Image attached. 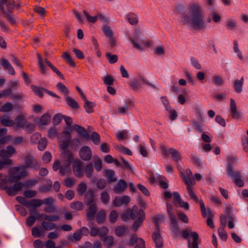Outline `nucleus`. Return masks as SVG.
I'll return each instance as SVG.
<instances>
[{
    "label": "nucleus",
    "instance_id": "obj_28",
    "mask_svg": "<svg viewBox=\"0 0 248 248\" xmlns=\"http://www.w3.org/2000/svg\"><path fill=\"white\" fill-rule=\"evenodd\" d=\"M128 22L133 25H136L138 23L139 19L138 15L134 12H130L126 15Z\"/></svg>",
    "mask_w": 248,
    "mask_h": 248
},
{
    "label": "nucleus",
    "instance_id": "obj_8",
    "mask_svg": "<svg viewBox=\"0 0 248 248\" xmlns=\"http://www.w3.org/2000/svg\"><path fill=\"white\" fill-rule=\"evenodd\" d=\"M167 211L170 215V230L173 235L176 237L180 233V230L175 215L173 214L172 207L171 205L169 203L167 204Z\"/></svg>",
    "mask_w": 248,
    "mask_h": 248
},
{
    "label": "nucleus",
    "instance_id": "obj_40",
    "mask_svg": "<svg viewBox=\"0 0 248 248\" xmlns=\"http://www.w3.org/2000/svg\"><path fill=\"white\" fill-rule=\"evenodd\" d=\"M62 58L65 60L67 62L69 63V64L72 66L75 67L76 64L73 59H72L71 56L66 52H64L63 53L62 56Z\"/></svg>",
    "mask_w": 248,
    "mask_h": 248
},
{
    "label": "nucleus",
    "instance_id": "obj_56",
    "mask_svg": "<svg viewBox=\"0 0 248 248\" xmlns=\"http://www.w3.org/2000/svg\"><path fill=\"white\" fill-rule=\"evenodd\" d=\"M26 142V140L21 136H19L16 138H12V143L14 145H17L21 143H24Z\"/></svg>",
    "mask_w": 248,
    "mask_h": 248
},
{
    "label": "nucleus",
    "instance_id": "obj_45",
    "mask_svg": "<svg viewBox=\"0 0 248 248\" xmlns=\"http://www.w3.org/2000/svg\"><path fill=\"white\" fill-rule=\"evenodd\" d=\"M87 190V186L84 183L78 184L77 187V191L79 196H83Z\"/></svg>",
    "mask_w": 248,
    "mask_h": 248
},
{
    "label": "nucleus",
    "instance_id": "obj_19",
    "mask_svg": "<svg viewBox=\"0 0 248 248\" xmlns=\"http://www.w3.org/2000/svg\"><path fill=\"white\" fill-rule=\"evenodd\" d=\"M135 106L134 102L131 99H127L125 101V104L122 107H119L117 108L118 112L120 114H124L127 111L133 108Z\"/></svg>",
    "mask_w": 248,
    "mask_h": 248
},
{
    "label": "nucleus",
    "instance_id": "obj_10",
    "mask_svg": "<svg viewBox=\"0 0 248 248\" xmlns=\"http://www.w3.org/2000/svg\"><path fill=\"white\" fill-rule=\"evenodd\" d=\"M16 6L14 0H0V10L3 14L13 13Z\"/></svg>",
    "mask_w": 248,
    "mask_h": 248
},
{
    "label": "nucleus",
    "instance_id": "obj_24",
    "mask_svg": "<svg viewBox=\"0 0 248 248\" xmlns=\"http://www.w3.org/2000/svg\"><path fill=\"white\" fill-rule=\"evenodd\" d=\"M87 205L89 206V207L86 211V216L88 220H93L94 219L95 215L97 213V205L96 203Z\"/></svg>",
    "mask_w": 248,
    "mask_h": 248
},
{
    "label": "nucleus",
    "instance_id": "obj_26",
    "mask_svg": "<svg viewBox=\"0 0 248 248\" xmlns=\"http://www.w3.org/2000/svg\"><path fill=\"white\" fill-rule=\"evenodd\" d=\"M0 64L2 66L3 68L7 70L8 72L12 75H14L15 74V71L11 65L10 63L6 59H2L0 60Z\"/></svg>",
    "mask_w": 248,
    "mask_h": 248
},
{
    "label": "nucleus",
    "instance_id": "obj_11",
    "mask_svg": "<svg viewBox=\"0 0 248 248\" xmlns=\"http://www.w3.org/2000/svg\"><path fill=\"white\" fill-rule=\"evenodd\" d=\"M0 156L2 157V158H0V170L7 165H12V160L8 158L11 156L6 149L0 150Z\"/></svg>",
    "mask_w": 248,
    "mask_h": 248
},
{
    "label": "nucleus",
    "instance_id": "obj_41",
    "mask_svg": "<svg viewBox=\"0 0 248 248\" xmlns=\"http://www.w3.org/2000/svg\"><path fill=\"white\" fill-rule=\"evenodd\" d=\"M106 175L108 181L110 182H113L116 181V178L114 177V171L111 170H107L106 172Z\"/></svg>",
    "mask_w": 248,
    "mask_h": 248
},
{
    "label": "nucleus",
    "instance_id": "obj_37",
    "mask_svg": "<svg viewBox=\"0 0 248 248\" xmlns=\"http://www.w3.org/2000/svg\"><path fill=\"white\" fill-rule=\"evenodd\" d=\"M43 204H44V202L42 200L32 199L29 202V207L31 206L34 208L33 209H35L36 207H39Z\"/></svg>",
    "mask_w": 248,
    "mask_h": 248
},
{
    "label": "nucleus",
    "instance_id": "obj_51",
    "mask_svg": "<svg viewBox=\"0 0 248 248\" xmlns=\"http://www.w3.org/2000/svg\"><path fill=\"white\" fill-rule=\"evenodd\" d=\"M47 143V140L46 138L41 139L38 144V149L40 151L44 150L46 147Z\"/></svg>",
    "mask_w": 248,
    "mask_h": 248
},
{
    "label": "nucleus",
    "instance_id": "obj_53",
    "mask_svg": "<svg viewBox=\"0 0 248 248\" xmlns=\"http://www.w3.org/2000/svg\"><path fill=\"white\" fill-rule=\"evenodd\" d=\"M233 50L237 54V56L238 57L239 59L242 61L243 60V57L241 51L238 48V45L236 40H234L233 41Z\"/></svg>",
    "mask_w": 248,
    "mask_h": 248
},
{
    "label": "nucleus",
    "instance_id": "obj_49",
    "mask_svg": "<svg viewBox=\"0 0 248 248\" xmlns=\"http://www.w3.org/2000/svg\"><path fill=\"white\" fill-rule=\"evenodd\" d=\"M56 87L61 92L64 94L65 96L67 95L68 93V89L63 83L62 82H59L57 83Z\"/></svg>",
    "mask_w": 248,
    "mask_h": 248
},
{
    "label": "nucleus",
    "instance_id": "obj_43",
    "mask_svg": "<svg viewBox=\"0 0 248 248\" xmlns=\"http://www.w3.org/2000/svg\"><path fill=\"white\" fill-rule=\"evenodd\" d=\"M105 55L107 59L111 64L115 63L118 61V56L116 54H111L110 53H106Z\"/></svg>",
    "mask_w": 248,
    "mask_h": 248
},
{
    "label": "nucleus",
    "instance_id": "obj_7",
    "mask_svg": "<svg viewBox=\"0 0 248 248\" xmlns=\"http://www.w3.org/2000/svg\"><path fill=\"white\" fill-rule=\"evenodd\" d=\"M159 148L161 154L165 156L170 155L172 160L176 163L181 160L182 157L180 153L176 149L173 148L168 149L167 146L164 144H160Z\"/></svg>",
    "mask_w": 248,
    "mask_h": 248
},
{
    "label": "nucleus",
    "instance_id": "obj_48",
    "mask_svg": "<svg viewBox=\"0 0 248 248\" xmlns=\"http://www.w3.org/2000/svg\"><path fill=\"white\" fill-rule=\"evenodd\" d=\"M81 237V232L78 230L74 233L73 235H70L69 236V239L72 241H78L80 240Z\"/></svg>",
    "mask_w": 248,
    "mask_h": 248
},
{
    "label": "nucleus",
    "instance_id": "obj_36",
    "mask_svg": "<svg viewBox=\"0 0 248 248\" xmlns=\"http://www.w3.org/2000/svg\"><path fill=\"white\" fill-rule=\"evenodd\" d=\"M83 204L79 201H75L70 204V208L77 211H80L83 209Z\"/></svg>",
    "mask_w": 248,
    "mask_h": 248
},
{
    "label": "nucleus",
    "instance_id": "obj_5",
    "mask_svg": "<svg viewBox=\"0 0 248 248\" xmlns=\"http://www.w3.org/2000/svg\"><path fill=\"white\" fill-rule=\"evenodd\" d=\"M26 172L22 171L19 172L18 167H14L10 170V174L8 179L0 178V188L2 190H6L7 193V189L9 187L7 186V183H14L20 180L22 177L25 176Z\"/></svg>",
    "mask_w": 248,
    "mask_h": 248
},
{
    "label": "nucleus",
    "instance_id": "obj_13",
    "mask_svg": "<svg viewBox=\"0 0 248 248\" xmlns=\"http://www.w3.org/2000/svg\"><path fill=\"white\" fill-rule=\"evenodd\" d=\"M143 84H147L150 86H153L151 84L149 83L147 80L142 78H140L138 79H135L130 81V86L131 88L134 91H139L141 85Z\"/></svg>",
    "mask_w": 248,
    "mask_h": 248
},
{
    "label": "nucleus",
    "instance_id": "obj_50",
    "mask_svg": "<svg viewBox=\"0 0 248 248\" xmlns=\"http://www.w3.org/2000/svg\"><path fill=\"white\" fill-rule=\"evenodd\" d=\"M118 217V214L116 210H112L110 212L109 216V220L111 223H114L117 221Z\"/></svg>",
    "mask_w": 248,
    "mask_h": 248
},
{
    "label": "nucleus",
    "instance_id": "obj_6",
    "mask_svg": "<svg viewBox=\"0 0 248 248\" xmlns=\"http://www.w3.org/2000/svg\"><path fill=\"white\" fill-rule=\"evenodd\" d=\"M192 172L189 169H187L185 172H181V177L184 183L187 186V190L191 199L195 202H198V198L195 194L193 190L192 184Z\"/></svg>",
    "mask_w": 248,
    "mask_h": 248
},
{
    "label": "nucleus",
    "instance_id": "obj_58",
    "mask_svg": "<svg viewBox=\"0 0 248 248\" xmlns=\"http://www.w3.org/2000/svg\"><path fill=\"white\" fill-rule=\"evenodd\" d=\"M13 105L11 103H6L3 105L0 109L1 112H9L13 109Z\"/></svg>",
    "mask_w": 248,
    "mask_h": 248
},
{
    "label": "nucleus",
    "instance_id": "obj_23",
    "mask_svg": "<svg viewBox=\"0 0 248 248\" xmlns=\"http://www.w3.org/2000/svg\"><path fill=\"white\" fill-rule=\"evenodd\" d=\"M152 239L155 244L156 248H162L163 247V239L159 232H154L152 234Z\"/></svg>",
    "mask_w": 248,
    "mask_h": 248
},
{
    "label": "nucleus",
    "instance_id": "obj_12",
    "mask_svg": "<svg viewBox=\"0 0 248 248\" xmlns=\"http://www.w3.org/2000/svg\"><path fill=\"white\" fill-rule=\"evenodd\" d=\"M135 244L134 248H145V242L141 238L137 237L136 234H133L130 237L128 245L133 246Z\"/></svg>",
    "mask_w": 248,
    "mask_h": 248
},
{
    "label": "nucleus",
    "instance_id": "obj_60",
    "mask_svg": "<svg viewBox=\"0 0 248 248\" xmlns=\"http://www.w3.org/2000/svg\"><path fill=\"white\" fill-rule=\"evenodd\" d=\"M50 116L49 115L46 113L43 114L40 118V122L42 125H46L49 120Z\"/></svg>",
    "mask_w": 248,
    "mask_h": 248
},
{
    "label": "nucleus",
    "instance_id": "obj_63",
    "mask_svg": "<svg viewBox=\"0 0 248 248\" xmlns=\"http://www.w3.org/2000/svg\"><path fill=\"white\" fill-rule=\"evenodd\" d=\"M52 159V155L51 153L46 151L44 155L42 157V160L45 163H49Z\"/></svg>",
    "mask_w": 248,
    "mask_h": 248
},
{
    "label": "nucleus",
    "instance_id": "obj_9",
    "mask_svg": "<svg viewBox=\"0 0 248 248\" xmlns=\"http://www.w3.org/2000/svg\"><path fill=\"white\" fill-rule=\"evenodd\" d=\"M190 233L192 237L193 241L190 244V241H188V246L189 248H199L198 240L199 239V235L196 232H193L191 231H188L187 230H184L182 232L183 237L184 239L188 238L189 234Z\"/></svg>",
    "mask_w": 248,
    "mask_h": 248
},
{
    "label": "nucleus",
    "instance_id": "obj_59",
    "mask_svg": "<svg viewBox=\"0 0 248 248\" xmlns=\"http://www.w3.org/2000/svg\"><path fill=\"white\" fill-rule=\"evenodd\" d=\"M212 82L216 85L220 86L223 84L224 81L221 77L216 75L213 78Z\"/></svg>",
    "mask_w": 248,
    "mask_h": 248
},
{
    "label": "nucleus",
    "instance_id": "obj_29",
    "mask_svg": "<svg viewBox=\"0 0 248 248\" xmlns=\"http://www.w3.org/2000/svg\"><path fill=\"white\" fill-rule=\"evenodd\" d=\"M15 121L16 126L19 128H24L27 122L26 119L22 115L17 116Z\"/></svg>",
    "mask_w": 248,
    "mask_h": 248
},
{
    "label": "nucleus",
    "instance_id": "obj_61",
    "mask_svg": "<svg viewBox=\"0 0 248 248\" xmlns=\"http://www.w3.org/2000/svg\"><path fill=\"white\" fill-rule=\"evenodd\" d=\"M103 80L105 85H112L114 82V78L110 75H108L103 78Z\"/></svg>",
    "mask_w": 248,
    "mask_h": 248
},
{
    "label": "nucleus",
    "instance_id": "obj_64",
    "mask_svg": "<svg viewBox=\"0 0 248 248\" xmlns=\"http://www.w3.org/2000/svg\"><path fill=\"white\" fill-rule=\"evenodd\" d=\"M99 19L102 23H104V25H108L109 23L108 18L105 15L101 13L97 14V19Z\"/></svg>",
    "mask_w": 248,
    "mask_h": 248
},
{
    "label": "nucleus",
    "instance_id": "obj_57",
    "mask_svg": "<svg viewBox=\"0 0 248 248\" xmlns=\"http://www.w3.org/2000/svg\"><path fill=\"white\" fill-rule=\"evenodd\" d=\"M219 237L221 239L226 241L228 237V234L223 227H219L218 230Z\"/></svg>",
    "mask_w": 248,
    "mask_h": 248
},
{
    "label": "nucleus",
    "instance_id": "obj_4",
    "mask_svg": "<svg viewBox=\"0 0 248 248\" xmlns=\"http://www.w3.org/2000/svg\"><path fill=\"white\" fill-rule=\"evenodd\" d=\"M236 160V157L232 156H229L227 157V170L226 173L228 176L230 177L235 184L239 187H242L244 186V182L242 179L241 173L239 170H234L233 164Z\"/></svg>",
    "mask_w": 248,
    "mask_h": 248
},
{
    "label": "nucleus",
    "instance_id": "obj_62",
    "mask_svg": "<svg viewBox=\"0 0 248 248\" xmlns=\"http://www.w3.org/2000/svg\"><path fill=\"white\" fill-rule=\"evenodd\" d=\"M101 200L103 204H107L109 201V196L107 192L104 191L101 194Z\"/></svg>",
    "mask_w": 248,
    "mask_h": 248
},
{
    "label": "nucleus",
    "instance_id": "obj_44",
    "mask_svg": "<svg viewBox=\"0 0 248 248\" xmlns=\"http://www.w3.org/2000/svg\"><path fill=\"white\" fill-rule=\"evenodd\" d=\"M207 211L208 214V217H207L206 223L212 229H213L215 228V226L213 221V215L212 214V211L211 210L207 208Z\"/></svg>",
    "mask_w": 248,
    "mask_h": 248
},
{
    "label": "nucleus",
    "instance_id": "obj_33",
    "mask_svg": "<svg viewBox=\"0 0 248 248\" xmlns=\"http://www.w3.org/2000/svg\"><path fill=\"white\" fill-rule=\"evenodd\" d=\"M31 87L34 93L38 95L39 97H42L43 96V92H45V90H46V88L38 87L34 85H31Z\"/></svg>",
    "mask_w": 248,
    "mask_h": 248
},
{
    "label": "nucleus",
    "instance_id": "obj_16",
    "mask_svg": "<svg viewBox=\"0 0 248 248\" xmlns=\"http://www.w3.org/2000/svg\"><path fill=\"white\" fill-rule=\"evenodd\" d=\"M73 169L76 176L81 177L83 176V164L81 161L79 160H75L73 164Z\"/></svg>",
    "mask_w": 248,
    "mask_h": 248
},
{
    "label": "nucleus",
    "instance_id": "obj_14",
    "mask_svg": "<svg viewBox=\"0 0 248 248\" xmlns=\"http://www.w3.org/2000/svg\"><path fill=\"white\" fill-rule=\"evenodd\" d=\"M15 183L13 186H10L7 189V194L9 196L16 195L17 192L20 191L24 186V184L19 181Z\"/></svg>",
    "mask_w": 248,
    "mask_h": 248
},
{
    "label": "nucleus",
    "instance_id": "obj_25",
    "mask_svg": "<svg viewBox=\"0 0 248 248\" xmlns=\"http://www.w3.org/2000/svg\"><path fill=\"white\" fill-rule=\"evenodd\" d=\"M73 129L81 137L87 139L89 138V134L86 129L83 127L78 124H75L73 126Z\"/></svg>",
    "mask_w": 248,
    "mask_h": 248
},
{
    "label": "nucleus",
    "instance_id": "obj_32",
    "mask_svg": "<svg viewBox=\"0 0 248 248\" xmlns=\"http://www.w3.org/2000/svg\"><path fill=\"white\" fill-rule=\"evenodd\" d=\"M106 219V212L104 210H101L96 213V220L98 224L103 223Z\"/></svg>",
    "mask_w": 248,
    "mask_h": 248
},
{
    "label": "nucleus",
    "instance_id": "obj_39",
    "mask_svg": "<svg viewBox=\"0 0 248 248\" xmlns=\"http://www.w3.org/2000/svg\"><path fill=\"white\" fill-rule=\"evenodd\" d=\"M102 30L107 37H112L113 35L111 28L108 25H104L102 27Z\"/></svg>",
    "mask_w": 248,
    "mask_h": 248
},
{
    "label": "nucleus",
    "instance_id": "obj_34",
    "mask_svg": "<svg viewBox=\"0 0 248 248\" xmlns=\"http://www.w3.org/2000/svg\"><path fill=\"white\" fill-rule=\"evenodd\" d=\"M85 104L84 105V108L85 109V111L88 113H91L94 112V109L93 108L95 106L94 103L90 102L86 100V101H84Z\"/></svg>",
    "mask_w": 248,
    "mask_h": 248
},
{
    "label": "nucleus",
    "instance_id": "obj_35",
    "mask_svg": "<svg viewBox=\"0 0 248 248\" xmlns=\"http://www.w3.org/2000/svg\"><path fill=\"white\" fill-rule=\"evenodd\" d=\"M87 140H91L95 145H98L100 142V136L97 132H93L91 135L89 134Z\"/></svg>",
    "mask_w": 248,
    "mask_h": 248
},
{
    "label": "nucleus",
    "instance_id": "obj_52",
    "mask_svg": "<svg viewBox=\"0 0 248 248\" xmlns=\"http://www.w3.org/2000/svg\"><path fill=\"white\" fill-rule=\"evenodd\" d=\"M83 14L89 22L94 23L97 20V15L95 16H92L86 10L83 11Z\"/></svg>",
    "mask_w": 248,
    "mask_h": 248
},
{
    "label": "nucleus",
    "instance_id": "obj_22",
    "mask_svg": "<svg viewBox=\"0 0 248 248\" xmlns=\"http://www.w3.org/2000/svg\"><path fill=\"white\" fill-rule=\"evenodd\" d=\"M127 183L124 180H120L117 184L113 188V191L115 193L120 194L125 190L127 187Z\"/></svg>",
    "mask_w": 248,
    "mask_h": 248
},
{
    "label": "nucleus",
    "instance_id": "obj_55",
    "mask_svg": "<svg viewBox=\"0 0 248 248\" xmlns=\"http://www.w3.org/2000/svg\"><path fill=\"white\" fill-rule=\"evenodd\" d=\"M236 27L237 23L234 20H229L226 23V27L228 30H234L236 29Z\"/></svg>",
    "mask_w": 248,
    "mask_h": 248
},
{
    "label": "nucleus",
    "instance_id": "obj_3",
    "mask_svg": "<svg viewBox=\"0 0 248 248\" xmlns=\"http://www.w3.org/2000/svg\"><path fill=\"white\" fill-rule=\"evenodd\" d=\"M73 160L72 153L70 151H64L61 154V162H60L59 160H56L52 166L53 170L57 171L59 169L60 174L61 175H64L70 171V166Z\"/></svg>",
    "mask_w": 248,
    "mask_h": 248
},
{
    "label": "nucleus",
    "instance_id": "obj_42",
    "mask_svg": "<svg viewBox=\"0 0 248 248\" xmlns=\"http://www.w3.org/2000/svg\"><path fill=\"white\" fill-rule=\"evenodd\" d=\"M127 228L123 225H119L118 226L115 230V232L117 236H123L126 232Z\"/></svg>",
    "mask_w": 248,
    "mask_h": 248
},
{
    "label": "nucleus",
    "instance_id": "obj_2",
    "mask_svg": "<svg viewBox=\"0 0 248 248\" xmlns=\"http://www.w3.org/2000/svg\"><path fill=\"white\" fill-rule=\"evenodd\" d=\"M121 217L124 221L130 218L135 220L132 228L134 231L136 232L145 220V213L142 209L139 208L138 206L135 205L131 209L124 212L122 214Z\"/></svg>",
    "mask_w": 248,
    "mask_h": 248
},
{
    "label": "nucleus",
    "instance_id": "obj_18",
    "mask_svg": "<svg viewBox=\"0 0 248 248\" xmlns=\"http://www.w3.org/2000/svg\"><path fill=\"white\" fill-rule=\"evenodd\" d=\"M84 202L86 205L96 203V199H95L94 193L93 189H89L85 193Z\"/></svg>",
    "mask_w": 248,
    "mask_h": 248
},
{
    "label": "nucleus",
    "instance_id": "obj_27",
    "mask_svg": "<svg viewBox=\"0 0 248 248\" xmlns=\"http://www.w3.org/2000/svg\"><path fill=\"white\" fill-rule=\"evenodd\" d=\"M244 84V78L242 77L240 80L235 79L233 82V87L234 91L237 93H240L243 90Z\"/></svg>",
    "mask_w": 248,
    "mask_h": 248
},
{
    "label": "nucleus",
    "instance_id": "obj_54",
    "mask_svg": "<svg viewBox=\"0 0 248 248\" xmlns=\"http://www.w3.org/2000/svg\"><path fill=\"white\" fill-rule=\"evenodd\" d=\"M104 245L108 248H110L114 243V239L111 236L105 237L104 240Z\"/></svg>",
    "mask_w": 248,
    "mask_h": 248
},
{
    "label": "nucleus",
    "instance_id": "obj_30",
    "mask_svg": "<svg viewBox=\"0 0 248 248\" xmlns=\"http://www.w3.org/2000/svg\"><path fill=\"white\" fill-rule=\"evenodd\" d=\"M65 101L69 107L73 109H78L79 106L78 103L72 97L66 95L65 96Z\"/></svg>",
    "mask_w": 248,
    "mask_h": 248
},
{
    "label": "nucleus",
    "instance_id": "obj_47",
    "mask_svg": "<svg viewBox=\"0 0 248 248\" xmlns=\"http://www.w3.org/2000/svg\"><path fill=\"white\" fill-rule=\"evenodd\" d=\"M93 166L92 163L88 164L85 168V172L86 176L90 178L92 176V172L93 171Z\"/></svg>",
    "mask_w": 248,
    "mask_h": 248
},
{
    "label": "nucleus",
    "instance_id": "obj_15",
    "mask_svg": "<svg viewBox=\"0 0 248 248\" xmlns=\"http://www.w3.org/2000/svg\"><path fill=\"white\" fill-rule=\"evenodd\" d=\"M80 158L85 161L90 160L92 156V152L91 148L88 146L82 147L79 151Z\"/></svg>",
    "mask_w": 248,
    "mask_h": 248
},
{
    "label": "nucleus",
    "instance_id": "obj_46",
    "mask_svg": "<svg viewBox=\"0 0 248 248\" xmlns=\"http://www.w3.org/2000/svg\"><path fill=\"white\" fill-rule=\"evenodd\" d=\"M197 202H199L200 208L202 211V215L203 217H208V214L207 211V208H206L204 205L203 201L202 200H199Z\"/></svg>",
    "mask_w": 248,
    "mask_h": 248
},
{
    "label": "nucleus",
    "instance_id": "obj_38",
    "mask_svg": "<svg viewBox=\"0 0 248 248\" xmlns=\"http://www.w3.org/2000/svg\"><path fill=\"white\" fill-rule=\"evenodd\" d=\"M41 225L45 230L49 231L54 229L58 228L57 226L55 223H51L49 222L43 221L41 223Z\"/></svg>",
    "mask_w": 248,
    "mask_h": 248
},
{
    "label": "nucleus",
    "instance_id": "obj_21",
    "mask_svg": "<svg viewBox=\"0 0 248 248\" xmlns=\"http://www.w3.org/2000/svg\"><path fill=\"white\" fill-rule=\"evenodd\" d=\"M230 111L232 117L233 119H241L242 115L240 112L237 111L235 102L233 99L230 100Z\"/></svg>",
    "mask_w": 248,
    "mask_h": 248
},
{
    "label": "nucleus",
    "instance_id": "obj_1",
    "mask_svg": "<svg viewBox=\"0 0 248 248\" xmlns=\"http://www.w3.org/2000/svg\"><path fill=\"white\" fill-rule=\"evenodd\" d=\"M176 9L181 16V20L184 24H188L194 30L201 31L207 28L205 16L202 6L198 2H192L187 7V14H185V7L178 5Z\"/></svg>",
    "mask_w": 248,
    "mask_h": 248
},
{
    "label": "nucleus",
    "instance_id": "obj_20",
    "mask_svg": "<svg viewBox=\"0 0 248 248\" xmlns=\"http://www.w3.org/2000/svg\"><path fill=\"white\" fill-rule=\"evenodd\" d=\"M25 167L37 170L39 169L40 166L38 162L31 155H28L25 158Z\"/></svg>",
    "mask_w": 248,
    "mask_h": 248
},
{
    "label": "nucleus",
    "instance_id": "obj_31",
    "mask_svg": "<svg viewBox=\"0 0 248 248\" xmlns=\"http://www.w3.org/2000/svg\"><path fill=\"white\" fill-rule=\"evenodd\" d=\"M0 121L2 125L5 126H12L15 123L13 120L9 119L8 116H2L0 118Z\"/></svg>",
    "mask_w": 248,
    "mask_h": 248
},
{
    "label": "nucleus",
    "instance_id": "obj_17",
    "mask_svg": "<svg viewBox=\"0 0 248 248\" xmlns=\"http://www.w3.org/2000/svg\"><path fill=\"white\" fill-rule=\"evenodd\" d=\"M130 200V197L126 195L117 196L113 201V205L115 207H119L122 205L128 204Z\"/></svg>",
    "mask_w": 248,
    "mask_h": 248
}]
</instances>
